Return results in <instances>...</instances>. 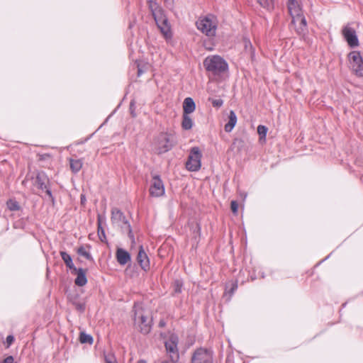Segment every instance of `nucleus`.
Segmentation results:
<instances>
[{
	"label": "nucleus",
	"instance_id": "nucleus-23",
	"mask_svg": "<svg viewBox=\"0 0 363 363\" xmlns=\"http://www.w3.org/2000/svg\"><path fill=\"white\" fill-rule=\"evenodd\" d=\"M182 128L185 130H189L192 128L193 121L188 114L183 115V121L182 123Z\"/></svg>",
	"mask_w": 363,
	"mask_h": 363
},
{
	"label": "nucleus",
	"instance_id": "nucleus-42",
	"mask_svg": "<svg viewBox=\"0 0 363 363\" xmlns=\"http://www.w3.org/2000/svg\"><path fill=\"white\" fill-rule=\"evenodd\" d=\"M165 1H169L171 3L172 0H165Z\"/></svg>",
	"mask_w": 363,
	"mask_h": 363
},
{
	"label": "nucleus",
	"instance_id": "nucleus-33",
	"mask_svg": "<svg viewBox=\"0 0 363 363\" xmlns=\"http://www.w3.org/2000/svg\"><path fill=\"white\" fill-rule=\"evenodd\" d=\"M1 363H16L12 356H9L5 358Z\"/></svg>",
	"mask_w": 363,
	"mask_h": 363
},
{
	"label": "nucleus",
	"instance_id": "nucleus-24",
	"mask_svg": "<svg viewBox=\"0 0 363 363\" xmlns=\"http://www.w3.org/2000/svg\"><path fill=\"white\" fill-rule=\"evenodd\" d=\"M79 341L81 343H89L91 345L93 343V337L91 335L86 334L84 332L80 333L79 335Z\"/></svg>",
	"mask_w": 363,
	"mask_h": 363
},
{
	"label": "nucleus",
	"instance_id": "nucleus-2",
	"mask_svg": "<svg viewBox=\"0 0 363 363\" xmlns=\"http://www.w3.org/2000/svg\"><path fill=\"white\" fill-rule=\"evenodd\" d=\"M152 320L148 315V313L144 311L141 307L134 306V323L144 335L148 334L151 330Z\"/></svg>",
	"mask_w": 363,
	"mask_h": 363
},
{
	"label": "nucleus",
	"instance_id": "nucleus-14",
	"mask_svg": "<svg viewBox=\"0 0 363 363\" xmlns=\"http://www.w3.org/2000/svg\"><path fill=\"white\" fill-rule=\"evenodd\" d=\"M48 179L45 173L40 172L36 176V184L38 187L42 190H45L47 195L49 198L53 201V196L52 195L51 191L47 187V184L48 183Z\"/></svg>",
	"mask_w": 363,
	"mask_h": 363
},
{
	"label": "nucleus",
	"instance_id": "nucleus-3",
	"mask_svg": "<svg viewBox=\"0 0 363 363\" xmlns=\"http://www.w3.org/2000/svg\"><path fill=\"white\" fill-rule=\"evenodd\" d=\"M203 66L208 72H211L215 75L225 72L228 68L225 60L218 55L207 57L203 61Z\"/></svg>",
	"mask_w": 363,
	"mask_h": 363
},
{
	"label": "nucleus",
	"instance_id": "nucleus-18",
	"mask_svg": "<svg viewBox=\"0 0 363 363\" xmlns=\"http://www.w3.org/2000/svg\"><path fill=\"white\" fill-rule=\"evenodd\" d=\"M72 272H76L77 274V278L75 279L74 281L76 285L79 286H83L86 285V284L87 283V279L86 277L85 269L79 268L77 269V270H73Z\"/></svg>",
	"mask_w": 363,
	"mask_h": 363
},
{
	"label": "nucleus",
	"instance_id": "nucleus-13",
	"mask_svg": "<svg viewBox=\"0 0 363 363\" xmlns=\"http://www.w3.org/2000/svg\"><path fill=\"white\" fill-rule=\"evenodd\" d=\"M342 35L350 47L355 48L359 45L356 31L351 27L345 26L342 30Z\"/></svg>",
	"mask_w": 363,
	"mask_h": 363
},
{
	"label": "nucleus",
	"instance_id": "nucleus-35",
	"mask_svg": "<svg viewBox=\"0 0 363 363\" xmlns=\"http://www.w3.org/2000/svg\"><path fill=\"white\" fill-rule=\"evenodd\" d=\"M177 360L170 359V360H164L161 363H177Z\"/></svg>",
	"mask_w": 363,
	"mask_h": 363
},
{
	"label": "nucleus",
	"instance_id": "nucleus-22",
	"mask_svg": "<svg viewBox=\"0 0 363 363\" xmlns=\"http://www.w3.org/2000/svg\"><path fill=\"white\" fill-rule=\"evenodd\" d=\"M70 168L74 173H77L82 167V162L81 160H69Z\"/></svg>",
	"mask_w": 363,
	"mask_h": 363
},
{
	"label": "nucleus",
	"instance_id": "nucleus-26",
	"mask_svg": "<svg viewBox=\"0 0 363 363\" xmlns=\"http://www.w3.org/2000/svg\"><path fill=\"white\" fill-rule=\"evenodd\" d=\"M6 205L10 211H18L20 208L18 203L15 200H9L6 203Z\"/></svg>",
	"mask_w": 363,
	"mask_h": 363
},
{
	"label": "nucleus",
	"instance_id": "nucleus-9",
	"mask_svg": "<svg viewBox=\"0 0 363 363\" xmlns=\"http://www.w3.org/2000/svg\"><path fill=\"white\" fill-rule=\"evenodd\" d=\"M201 153L198 147L191 148L186 163V168L191 172L198 171L201 168Z\"/></svg>",
	"mask_w": 363,
	"mask_h": 363
},
{
	"label": "nucleus",
	"instance_id": "nucleus-7",
	"mask_svg": "<svg viewBox=\"0 0 363 363\" xmlns=\"http://www.w3.org/2000/svg\"><path fill=\"white\" fill-rule=\"evenodd\" d=\"M155 145L158 154L167 152L174 145L172 137L166 133H162L157 136Z\"/></svg>",
	"mask_w": 363,
	"mask_h": 363
},
{
	"label": "nucleus",
	"instance_id": "nucleus-1",
	"mask_svg": "<svg viewBox=\"0 0 363 363\" xmlns=\"http://www.w3.org/2000/svg\"><path fill=\"white\" fill-rule=\"evenodd\" d=\"M148 6L154 17L155 23L160 32L166 40L172 38V32L168 19L166 17L164 11L158 5V4L152 0L148 1Z\"/></svg>",
	"mask_w": 363,
	"mask_h": 363
},
{
	"label": "nucleus",
	"instance_id": "nucleus-40",
	"mask_svg": "<svg viewBox=\"0 0 363 363\" xmlns=\"http://www.w3.org/2000/svg\"><path fill=\"white\" fill-rule=\"evenodd\" d=\"M138 363H146V362L144 360H140Z\"/></svg>",
	"mask_w": 363,
	"mask_h": 363
},
{
	"label": "nucleus",
	"instance_id": "nucleus-12",
	"mask_svg": "<svg viewBox=\"0 0 363 363\" xmlns=\"http://www.w3.org/2000/svg\"><path fill=\"white\" fill-rule=\"evenodd\" d=\"M291 26L298 35L304 36L307 33V23L303 14L291 18Z\"/></svg>",
	"mask_w": 363,
	"mask_h": 363
},
{
	"label": "nucleus",
	"instance_id": "nucleus-41",
	"mask_svg": "<svg viewBox=\"0 0 363 363\" xmlns=\"http://www.w3.org/2000/svg\"><path fill=\"white\" fill-rule=\"evenodd\" d=\"M237 288V285L235 284V286L232 289V291L235 290Z\"/></svg>",
	"mask_w": 363,
	"mask_h": 363
},
{
	"label": "nucleus",
	"instance_id": "nucleus-8",
	"mask_svg": "<svg viewBox=\"0 0 363 363\" xmlns=\"http://www.w3.org/2000/svg\"><path fill=\"white\" fill-rule=\"evenodd\" d=\"M178 337L174 334H169L167 340H164V345L167 353L169 356V358L174 360L179 359V351H178Z\"/></svg>",
	"mask_w": 363,
	"mask_h": 363
},
{
	"label": "nucleus",
	"instance_id": "nucleus-21",
	"mask_svg": "<svg viewBox=\"0 0 363 363\" xmlns=\"http://www.w3.org/2000/svg\"><path fill=\"white\" fill-rule=\"evenodd\" d=\"M60 255L65 264L69 269L72 271L77 270V268L73 264L72 259L69 254H67L66 252L62 251L60 252Z\"/></svg>",
	"mask_w": 363,
	"mask_h": 363
},
{
	"label": "nucleus",
	"instance_id": "nucleus-37",
	"mask_svg": "<svg viewBox=\"0 0 363 363\" xmlns=\"http://www.w3.org/2000/svg\"><path fill=\"white\" fill-rule=\"evenodd\" d=\"M100 230H101V233L104 235V230L100 226V223L99 222V233L100 232Z\"/></svg>",
	"mask_w": 363,
	"mask_h": 363
},
{
	"label": "nucleus",
	"instance_id": "nucleus-17",
	"mask_svg": "<svg viewBox=\"0 0 363 363\" xmlns=\"http://www.w3.org/2000/svg\"><path fill=\"white\" fill-rule=\"evenodd\" d=\"M117 262L121 265H125L130 261V255L122 248H118L116 253Z\"/></svg>",
	"mask_w": 363,
	"mask_h": 363
},
{
	"label": "nucleus",
	"instance_id": "nucleus-20",
	"mask_svg": "<svg viewBox=\"0 0 363 363\" xmlns=\"http://www.w3.org/2000/svg\"><path fill=\"white\" fill-rule=\"evenodd\" d=\"M228 122L225 125V130L230 133L235 126L237 123V116L233 111H230L228 116Z\"/></svg>",
	"mask_w": 363,
	"mask_h": 363
},
{
	"label": "nucleus",
	"instance_id": "nucleus-31",
	"mask_svg": "<svg viewBox=\"0 0 363 363\" xmlns=\"http://www.w3.org/2000/svg\"><path fill=\"white\" fill-rule=\"evenodd\" d=\"M223 100L221 99H214L212 101V104L214 107H220L223 105Z\"/></svg>",
	"mask_w": 363,
	"mask_h": 363
},
{
	"label": "nucleus",
	"instance_id": "nucleus-16",
	"mask_svg": "<svg viewBox=\"0 0 363 363\" xmlns=\"http://www.w3.org/2000/svg\"><path fill=\"white\" fill-rule=\"evenodd\" d=\"M288 9L291 18L303 13L299 0H288Z\"/></svg>",
	"mask_w": 363,
	"mask_h": 363
},
{
	"label": "nucleus",
	"instance_id": "nucleus-27",
	"mask_svg": "<svg viewBox=\"0 0 363 363\" xmlns=\"http://www.w3.org/2000/svg\"><path fill=\"white\" fill-rule=\"evenodd\" d=\"M77 253L80 256H82L84 258H86V259H89V260L92 259V257H91V254L88 251H86V249L83 246L78 248Z\"/></svg>",
	"mask_w": 363,
	"mask_h": 363
},
{
	"label": "nucleus",
	"instance_id": "nucleus-34",
	"mask_svg": "<svg viewBox=\"0 0 363 363\" xmlns=\"http://www.w3.org/2000/svg\"><path fill=\"white\" fill-rule=\"evenodd\" d=\"M14 341V337L13 335H8L6 337V344L7 347H9Z\"/></svg>",
	"mask_w": 363,
	"mask_h": 363
},
{
	"label": "nucleus",
	"instance_id": "nucleus-32",
	"mask_svg": "<svg viewBox=\"0 0 363 363\" xmlns=\"http://www.w3.org/2000/svg\"><path fill=\"white\" fill-rule=\"evenodd\" d=\"M106 363H117L114 357L112 355H107L105 357Z\"/></svg>",
	"mask_w": 363,
	"mask_h": 363
},
{
	"label": "nucleus",
	"instance_id": "nucleus-38",
	"mask_svg": "<svg viewBox=\"0 0 363 363\" xmlns=\"http://www.w3.org/2000/svg\"><path fill=\"white\" fill-rule=\"evenodd\" d=\"M142 73H143V71L141 70V69L140 67H138V76L141 75Z\"/></svg>",
	"mask_w": 363,
	"mask_h": 363
},
{
	"label": "nucleus",
	"instance_id": "nucleus-4",
	"mask_svg": "<svg viewBox=\"0 0 363 363\" xmlns=\"http://www.w3.org/2000/svg\"><path fill=\"white\" fill-rule=\"evenodd\" d=\"M111 222L113 225L120 228L123 231L127 232L128 236L134 242V236L132 233L130 225L125 218L123 213L118 208H113L111 211Z\"/></svg>",
	"mask_w": 363,
	"mask_h": 363
},
{
	"label": "nucleus",
	"instance_id": "nucleus-5",
	"mask_svg": "<svg viewBox=\"0 0 363 363\" xmlns=\"http://www.w3.org/2000/svg\"><path fill=\"white\" fill-rule=\"evenodd\" d=\"M197 28L208 37H214L216 33L217 21L213 16H207L196 22Z\"/></svg>",
	"mask_w": 363,
	"mask_h": 363
},
{
	"label": "nucleus",
	"instance_id": "nucleus-36",
	"mask_svg": "<svg viewBox=\"0 0 363 363\" xmlns=\"http://www.w3.org/2000/svg\"><path fill=\"white\" fill-rule=\"evenodd\" d=\"M133 106H134L133 102H131V103H130V108L131 113L133 114V116H134V114H133L134 110H133Z\"/></svg>",
	"mask_w": 363,
	"mask_h": 363
},
{
	"label": "nucleus",
	"instance_id": "nucleus-11",
	"mask_svg": "<svg viewBox=\"0 0 363 363\" xmlns=\"http://www.w3.org/2000/svg\"><path fill=\"white\" fill-rule=\"evenodd\" d=\"M149 191L153 197H160L164 194V184L159 176H153Z\"/></svg>",
	"mask_w": 363,
	"mask_h": 363
},
{
	"label": "nucleus",
	"instance_id": "nucleus-30",
	"mask_svg": "<svg viewBox=\"0 0 363 363\" xmlns=\"http://www.w3.org/2000/svg\"><path fill=\"white\" fill-rule=\"evenodd\" d=\"M230 208H231L233 213L234 214H236L238 213V204L237 201H232L231 203H230Z\"/></svg>",
	"mask_w": 363,
	"mask_h": 363
},
{
	"label": "nucleus",
	"instance_id": "nucleus-25",
	"mask_svg": "<svg viewBox=\"0 0 363 363\" xmlns=\"http://www.w3.org/2000/svg\"><path fill=\"white\" fill-rule=\"evenodd\" d=\"M257 3L263 8L270 10L274 6V0H257Z\"/></svg>",
	"mask_w": 363,
	"mask_h": 363
},
{
	"label": "nucleus",
	"instance_id": "nucleus-28",
	"mask_svg": "<svg viewBox=\"0 0 363 363\" xmlns=\"http://www.w3.org/2000/svg\"><path fill=\"white\" fill-rule=\"evenodd\" d=\"M268 128L263 125H259L257 127V133L259 135L260 139H265Z\"/></svg>",
	"mask_w": 363,
	"mask_h": 363
},
{
	"label": "nucleus",
	"instance_id": "nucleus-19",
	"mask_svg": "<svg viewBox=\"0 0 363 363\" xmlns=\"http://www.w3.org/2000/svg\"><path fill=\"white\" fill-rule=\"evenodd\" d=\"M196 106L194 100L190 98H186L183 103L184 114H190L195 110Z\"/></svg>",
	"mask_w": 363,
	"mask_h": 363
},
{
	"label": "nucleus",
	"instance_id": "nucleus-39",
	"mask_svg": "<svg viewBox=\"0 0 363 363\" xmlns=\"http://www.w3.org/2000/svg\"><path fill=\"white\" fill-rule=\"evenodd\" d=\"M164 325V321H162H162H160V326L163 327Z\"/></svg>",
	"mask_w": 363,
	"mask_h": 363
},
{
	"label": "nucleus",
	"instance_id": "nucleus-15",
	"mask_svg": "<svg viewBox=\"0 0 363 363\" xmlns=\"http://www.w3.org/2000/svg\"><path fill=\"white\" fill-rule=\"evenodd\" d=\"M137 261L141 268L145 271H147L150 269V261L142 245L140 246L139 252L137 256Z\"/></svg>",
	"mask_w": 363,
	"mask_h": 363
},
{
	"label": "nucleus",
	"instance_id": "nucleus-29",
	"mask_svg": "<svg viewBox=\"0 0 363 363\" xmlns=\"http://www.w3.org/2000/svg\"><path fill=\"white\" fill-rule=\"evenodd\" d=\"M243 43H244V45H245V48L246 50H250L251 52H252V45L251 44V42L247 39V38H245L243 40Z\"/></svg>",
	"mask_w": 363,
	"mask_h": 363
},
{
	"label": "nucleus",
	"instance_id": "nucleus-10",
	"mask_svg": "<svg viewBox=\"0 0 363 363\" xmlns=\"http://www.w3.org/2000/svg\"><path fill=\"white\" fill-rule=\"evenodd\" d=\"M191 363H213V352L203 347L197 349L192 355Z\"/></svg>",
	"mask_w": 363,
	"mask_h": 363
},
{
	"label": "nucleus",
	"instance_id": "nucleus-6",
	"mask_svg": "<svg viewBox=\"0 0 363 363\" xmlns=\"http://www.w3.org/2000/svg\"><path fill=\"white\" fill-rule=\"evenodd\" d=\"M349 67L356 76L363 77V57L359 51H352L348 55Z\"/></svg>",
	"mask_w": 363,
	"mask_h": 363
}]
</instances>
